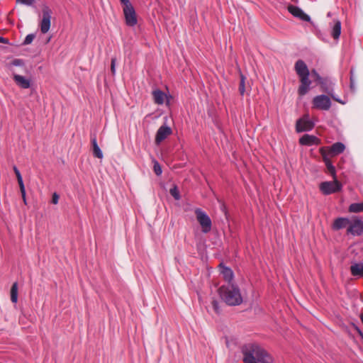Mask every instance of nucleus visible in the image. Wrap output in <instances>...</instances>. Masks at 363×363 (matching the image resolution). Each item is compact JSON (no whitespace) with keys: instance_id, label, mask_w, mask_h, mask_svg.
I'll list each match as a JSON object with an SVG mask.
<instances>
[{"instance_id":"29","label":"nucleus","mask_w":363,"mask_h":363,"mask_svg":"<svg viewBox=\"0 0 363 363\" xmlns=\"http://www.w3.org/2000/svg\"><path fill=\"white\" fill-rule=\"evenodd\" d=\"M169 193L176 200L180 199L179 191L176 186L170 189Z\"/></svg>"},{"instance_id":"3","label":"nucleus","mask_w":363,"mask_h":363,"mask_svg":"<svg viewBox=\"0 0 363 363\" xmlns=\"http://www.w3.org/2000/svg\"><path fill=\"white\" fill-rule=\"evenodd\" d=\"M222 300L229 306H238L242 302L240 289L235 285L222 286L218 289Z\"/></svg>"},{"instance_id":"24","label":"nucleus","mask_w":363,"mask_h":363,"mask_svg":"<svg viewBox=\"0 0 363 363\" xmlns=\"http://www.w3.org/2000/svg\"><path fill=\"white\" fill-rule=\"evenodd\" d=\"M7 67L13 73V67H21L26 69L24 61L21 59H13L11 62L6 65Z\"/></svg>"},{"instance_id":"38","label":"nucleus","mask_w":363,"mask_h":363,"mask_svg":"<svg viewBox=\"0 0 363 363\" xmlns=\"http://www.w3.org/2000/svg\"><path fill=\"white\" fill-rule=\"evenodd\" d=\"M350 86H351L352 89L354 86V82H353L352 77H350Z\"/></svg>"},{"instance_id":"7","label":"nucleus","mask_w":363,"mask_h":363,"mask_svg":"<svg viewBox=\"0 0 363 363\" xmlns=\"http://www.w3.org/2000/svg\"><path fill=\"white\" fill-rule=\"evenodd\" d=\"M313 108L322 111H328L331 107L330 99L324 94L315 96L312 101Z\"/></svg>"},{"instance_id":"39","label":"nucleus","mask_w":363,"mask_h":363,"mask_svg":"<svg viewBox=\"0 0 363 363\" xmlns=\"http://www.w3.org/2000/svg\"><path fill=\"white\" fill-rule=\"evenodd\" d=\"M354 329L358 333V334H360V333H362V330L357 326L354 325Z\"/></svg>"},{"instance_id":"9","label":"nucleus","mask_w":363,"mask_h":363,"mask_svg":"<svg viewBox=\"0 0 363 363\" xmlns=\"http://www.w3.org/2000/svg\"><path fill=\"white\" fill-rule=\"evenodd\" d=\"M318 84L320 86V90L330 95L334 100L342 103L338 99H337L333 94V83L328 77H323L320 80Z\"/></svg>"},{"instance_id":"12","label":"nucleus","mask_w":363,"mask_h":363,"mask_svg":"<svg viewBox=\"0 0 363 363\" xmlns=\"http://www.w3.org/2000/svg\"><path fill=\"white\" fill-rule=\"evenodd\" d=\"M347 232L353 235H360L363 233V222L359 219H355L353 222L350 221Z\"/></svg>"},{"instance_id":"36","label":"nucleus","mask_w":363,"mask_h":363,"mask_svg":"<svg viewBox=\"0 0 363 363\" xmlns=\"http://www.w3.org/2000/svg\"><path fill=\"white\" fill-rule=\"evenodd\" d=\"M59 195L55 192L53 194H52V203L53 204H57L58 203V201H59Z\"/></svg>"},{"instance_id":"16","label":"nucleus","mask_w":363,"mask_h":363,"mask_svg":"<svg viewBox=\"0 0 363 363\" xmlns=\"http://www.w3.org/2000/svg\"><path fill=\"white\" fill-rule=\"evenodd\" d=\"M319 142V139L311 135L305 134L300 139L299 143L302 145H312L314 144H318Z\"/></svg>"},{"instance_id":"32","label":"nucleus","mask_w":363,"mask_h":363,"mask_svg":"<svg viewBox=\"0 0 363 363\" xmlns=\"http://www.w3.org/2000/svg\"><path fill=\"white\" fill-rule=\"evenodd\" d=\"M212 306L213 308L214 311L216 313H220V311L219 308V303L216 300H213L211 302Z\"/></svg>"},{"instance_id":"5","label":"nucleus","mask_w":363,"mask_h":363,"mask_svg":"<svg viewBox=\"0 0 363 363\" xmlns=\"http://www.w3.org/2000/svg\"><path fill=\"white\" fill-rule=\"evenodd\" d=\"M194 213L196 220L202 228V232L204 233L210 232L211 230L212 223L209 216L201 208H196Z\"/></svg>"},{"instance_id":"10","label":"nucleus","mask_w":363,"mask_h":363,"mask_svg":"<svg viewBox=\"0 0 363 363\" xmlns=\"http://www.w3.org/2000/svg\"><path fill=\"white\" fill-rule=\"evenodd\" d=\"M314 126L313 123L308 118V116L296 121V130L298 133L311 130Z\"/></svg>"},{"instance_id":"40","label":"nucleus","mask_w":363,"mask_h":363,"mask_svg":"<svg viewBox=\"0 0 363 363\" xmlns=\"http://www.w3.org/2000/svg\"><path fill=\"white\" fill-rule=\"evenodd\" d=\"M360 319L363 323V313L360 314Z\"/></svg>"},{"instance_id":"6","label":"nucleus","mask_w":363,"mask_h":363,"mask_svg":"<svg viewBox=\"0 0 363 363\" xmlns=\"http://www.w3.org/2000/svg\"><path fill=\"white\" fill-rule=\"evenodd\" d=\"M52 14V11L49 6L44 5L42 9V19L40 23V31L43 33H47L50 30Z\"/></svg>"},{"instance_id":"17","label":"nucleus","mask_w":363,"mask_h":363,"mask_svg":"<svg viewBox=\"0 0 363 363\" xmlns=\"http://www.w3.org/2000/svg\"><path fill=\"white\" fill-rule=\"evenodd\" d=\"M13 80L16 84L23 89H28L30 86V80L26 79L24 77L13 73Z\"/></svg>"},{"instance_id":"26","label":"nucleus","mask_w":363,"mask_h":363,"mask_svg":"<svg viewBox=\"0 0 363 363\" xmlns=\"http://www.w3.org/2000/svg\"><path fill=\"white\" fill-rule=\"evenodd\" d=\"M11 300L14 303L18 301V284L16 282L13 284L11 289Z\"/></svg>"},{"instance_id":"22","label":"nucleus","mask_w":363,"mask_h":363,"mask_svg":"<svg viewBox=\"0 0 363 363\" xmlns=\"http://www.w3.org/2000/svg\"><path fill=\"white\" fill-rule=\"evenodd\" d=\"M351 274L353 276L363 277V263H355L350 267Z\"/></svg>"},{"instance_id":"2","label":"nucleus","mask_w":363,"mask_h":363,"mask_svg":"<svg viewBox=\"0 0 363 363\" xmlns=\"http://www.w3.org/2000/svg\"><path fill=\"white\" fill-rule=\"evenodd\" d=\"M294 69L301 82L298 93L300 96H304L309 91L311 84V81L309 79L310 72L306 64L301 60L296 61Z\"/></svg>"},{"instance_id":"37","label":"nucleus","mask_w":363,"mask_h":363,"mask_svg":"<svg viewBox=\"0 0 363 363\" xmlns=\"http://www.w3.org/2000/svg\"><path fill=\"white\" fill-rule=\"evenodd\" d=\"M0 43H3L7 44V43H9V40H8V39L4 38L0 36Z\"/></svg>"},{"instance_id":"33","label":"nucleus","mask_w":363,"mask_h":363,"mask_svg":"<svg viewBox=\"0 0 363 363\" xmlns=\"http://www.w3.org/2000/svg\"><path fill=\"white\" fill-rule=\"evenodd\" d=\"M19 4H24L26 6H31L35 2V0H16Z\"/></svg>"},{"instance_id":"23","label":"nucleus","mask_w":363,"mask_h":363,"mask_svg":"<svg viewBox=\"0 0 363 363\" xmlns=\"http://www.w3.org/2000/svg\"><path fill=\"white\" fill-rule=\"evenodd\" d=\"M154 101L157 104H162L164 101L166 95L160 90H155L152 92Z\"/></svg>"},{"instance_id":"34","label":"nucleus","mask_w":363,"mask_h":363,"mask_svg":"<svg viewBox=\"0 0 363 363\" xmlns=\"http://www.w3.org/2000/svg\"><path fill=\"white\" fill-rule=\"evenodd\" d=\"M311 74H312V76H313V77H315V81H316L317 82H318L320 80H321V79L323 78V77H321L318 74V73L316 72V70H315V69H313V70L311 71Z\"/></svg>"},{"instance_id":"4","label":"nucleus","mask_w":363,"mask_h":363,"mask_svg":"<svg viewBox=\"0 0 363 363\" xmlns=\"http://www.w3.org/2000/svg\"><path fill=\"white\" fill-rule=\"evenodd\" d=\"M123 5V14L125 23L128 26H134L137 24V16L133 6L129 0H120Z\"/></svg>"},{"instance_id":"1","label":"nucleus","mask_w":363,"mask_h":363,"mask_svg":"<svg viewBox=\"0 0 363 363\" xmlns=\"http://www.w3.org/2000/svg\"><path fill=\"white\" fill-rule=\"evenodd\" d=\"M244 363H274L272 355L257 344H248L242 349Z\"/></svg>"},{"instance_id":"25","label":"nucleus","mask_w":363,"mask_h":363,"mask_svg":"<svg viewBox=\"0 0 363 363\" xmlns=\"http://www.w3.org/2000/svg\"><path fill=\"white\" fill-rule=\"evenodd\" d=\"M91 145L93 147V154L94 157L99 159L103 158V153L97 144L96 139L95 137L91 138Z\"/></svg>"},{"instance_id":"11","label":"nucleus","mask_w":363,"mask_h":363,"mask_svg":"<svg viewBox=\"0 0 363 363\" xmlns=\"http://www.w3.org/2000/svg\"><path fill=\"white\" fill-rule=\"evenodd\" d=\"M172 129L167 125H162L158 129L155 135V143L157 145L160 144L164 140H165L169 135L172 134Z\"/></svg>"},{"instance_id":"27","label":"nucleus","mask_w":363,"mask_h":363,"mask_svg":"<svg viewBox=\"0 0 363 363\" xmlns=\"http://www.w3.org/2000/svg\"><path fill=\"white\" fill-rule=\"evenodd\" d=\"M349 211L352 213L363 212V202L352 203L349 207Z\"/></svg>"},{"instance_id":"30","label":"nucleus","mask_w":363,"mask_h":363,"mask_svg":"<svg viewBox=\"0 0 363 363\" xmlns=\"http://www.w3.org/2000/svg\"><path fill=\"white\" fill-rule=\"evenodd\" d=\"M154 172L155 173L156 175L159 176L162 174V168H161V166L160 164H159V162L157 161H155L154 162Z\"/></svg>"},{"instance_id":"28","label":"nucleus","mask_w":363,"mask_h":363,"mask_svg":"<svg viewBox=\"0 0 363 363\" xmlns=\"http://www.w3.org/2000/svg\"><path fill=\"white\" fill-rule=\"evenodd\" d=\"M240 82L239 84V92L241 96H243L245 92V79L246 77L240 72Z\"/></svg>"},{"instance_id":"31","label":"nucleus","mask_w":363,"mask_h":363,"mask_svg":"<svg viewBox=\"0 0 363 363\" xmlns=\"http://www.w3.org/2000/svg\"><path fill=\"white\" fill-rule=\"evenodd\" d=\"M34 38H35V35L34 34H28L26 37V38H25V40H24V41L23 43V45H26L30 44L33 42Z\"/></svg>"},{"instance_id":"13","label":"nucleus","mask_w":363,"mask_h":363,"mask_svg":"<svg viewBox=\"0 0 363 363\" xmlns=\"http://www.w3.org/2000/svg\"><path fill=\"white\" fill-rule=\"evenodd\" d=\"M287 9L294 16L298 18L302 21L308 22L311 20L309 16L306 14L300 8L296 6L289 5Z\"/></svg>"},{"instance_id":"21","label":"nucleus","mask_w":363,"mask_h":363,"mask_svg":"<svg viewBox=\"0 0 363 363\" xmlns=\"http://www.w3.org/2000/svg\"><path fill=\"white\" fill-rule=\"evenodd\" d=\"M220 267L221 269L220 273L224 279L228 282H230L233 278V271L228 267H223L222 264H220Z\"/></svg>"},{"instance_id":"18","label":"nucleus","mask_w":363,"mask_h":363,"mask_svg":"<svg viewBox=\"0 0 363 363\" xmlns=\"http://www.w3.org/2000/svg\"><path fill=\"white\" fill-rule=\"evenodd\" d=\"M350 220L346 218H338L336 220H335L333 228L334 230H340L344 228H346L347 225L350 226Z\"/></svg>"},{"instance_id":"35","label":"nucleus","mask_w":363,"mask_h":363,"mask_svg":"<svg viewBox=\"0 0 363 363\" xmlns=\"http://www.w3.org/2000/svg\"><path fill=\"white\" fill-rule=\"evenodd\" d=\"M116 59L112 58L111 59V72L113 74H115V73H116Z\"/></svg>"},{"instance_id":"8","label":"nucleus","mask_w":363,"mask_h":363,"mask_svg":"<svg viewBox=\"0 0 363 363\" xmlns=\"http://www.w3.org/2000/svg\"><path fill=\"white\" fill-rule=\"evenodd\" d=\"M342 184L335 179L333 182H324L320 184V189L324 194H330L341 189Z\"/></svg>"},{"instance_id":"19","label":"nucleus","mask_w":363,"mask_h":363,"mask_svg":"<svg viewBox=\"0 0 363 363\" xmlns=\"http://www.w3.org/2000/svg\"><path fill=\"white\" fill-rule=\"evenodd\" d=\"M13 171L15 172V174H16L17 180H18V185H19V187H20V190H21V195H22V198L23 199L24 203H26V190H25V186H24V184H23V179H22L21 174L19 170L18 169V168L16 166L13 167Z\"/></svg>"},{"instance_id":"15","label":"nucleus","mask_w":363,"mask_h":363,"mask_svg":"<svg viewBox=\"0 0 363 363\" xmlns=\"http://www.w3.org/2000/svg\"><path fill=\"white\" fill-rule=\"evenodd\" d=\"M345 148V147L343 143H335L330 147L328 152L326 151V154L328 157H333L342 152Z\"/></svg>"},{"instance_id":"20","label":"nucleus","mask_w":363,"mask_h":363,"mask_svg":"<svg viewBox=\"0 0 363 363\" xmlns=\"http://www.w3.org/2000/svg\"><path fill=\"white\" fill-rule=\"evenodd\" d=\"M341 33V22L339 20H334V23L332 28L331 35L335 39L339 38Z\"/></svg>"},{"instance_id":"14","label":"nucleus","mask_w":363,"mask_h":363,"mask_svg":"<svg viewBox=\"0 0 363 363\" xmlns=\"http://www.w3.org/2000/svg\"><path fill=\"white\" fill-rule=\"evenodd\" d=\"M320 152H321V155L323 157V160L326 165L328 172L333 176V179H335L336 178L335 168L332 164L330 160V157H328V155L326 154V150H324L323 148H322L320 150Z\"/></svg>"}]
</instances>
